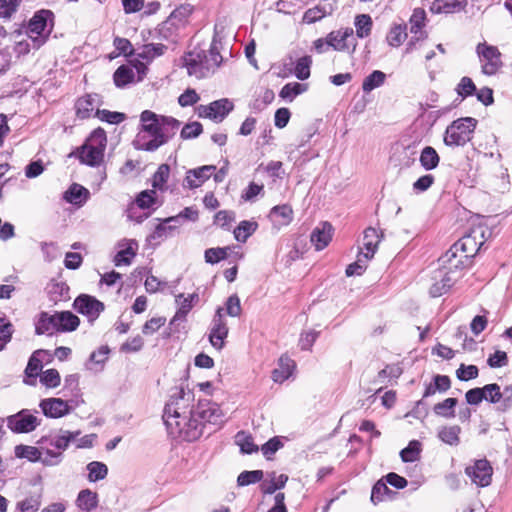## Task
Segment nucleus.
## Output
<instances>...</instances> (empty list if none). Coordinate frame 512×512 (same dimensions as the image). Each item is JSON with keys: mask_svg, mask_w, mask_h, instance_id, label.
Instances as JSON below:
<instances>
[{"mask_svg": "<svg viewBox=\"0 0 512 512\" xmlns=\"http://www.w3.org/2000/svg\"><path fill=\"white\" fill-rule=\"evenodd\" d=\"M190 392L177 389L166 404L163 414L169 433L185 441H194L202 435V423L195 417Z\"/></svg>", "mask_w": 512, "mask_h": 512, "instance_id": "f257e3e1", "label": "nucleus"}, {"mask_svg": "<svg viewBox=\"0 0 512 512\" xmlns=\"http://www.w3.org/2000/svg\"><path fill=\"white\" fill-rule=\"evenodd\" d=\"M142 130L137 137V148L154 151L165 144L180 126V122L172 117L160 116L145 110L140 116Z\"/></svg>", "mask_w": 512, "mask_h": 512, "instance_id": "f03ea898", "label": "nucleus"}, {"mask_svg": "<svg viewBox=\"0 0 512 512\" xmlns=\"http://www.w3.org/2000/svg\"><path fill=\"white\" fill-rule=\"evenodd\" d=\"M438 261L439 269L434 276L435 282L430 288V294L433 297H439L448 291L461 276L463 269L469 263V258L465 253L455 250V246L452 245Z\"/></svg>", "mask_w": 512, "mask_h": 512, "instance_id": "7ed1b4c3", "label": "nucleus"}, {"mask_svg": "<svg viewBox=\"0 0 512 512\" xmlns=\"http://www.w3.org/2000/svg\"><path fill=\"white\" fill-rule=\"evenodd\" d=\"M465 399L470 405H478L485 400L496 405L497 411L507 412L512 408V384L506 385L503 390L497 383L473 388L465 393Z\"/></svg>", "mask_w": 512, "mask_h": 512, "instance_id": "20e7f679", "label": "nucleus"}, {"mask_svg": "<svg viewBox=\"0 0 512 512\" xmlns=\"http://www.w3.org/2000/svg\"><path fill=\"white\" fill-rule=\"evenodd\" d=\"M465 399L470 405H478L485 400L496 405L497 411L507 412L512 408V384L506 385L503 390L497 383L473 388L465 393Z\"/></svg>", "mask_w": 512, "mask_h": 512, "instance_id": "39448f33", "label": "nucleus"}, {"mask_svg": "<svg viewBox=\"0 0 512 512\" xmlns=\"http://www.w3.org/2000/svg\"><path fill=\"white\" fill-rule=\"evenodd\" d=\"M224 310L230 317H239L242 312L240 298L236 294H233L226 300L225 308L218 307L216 309L211 322L209 342L217 350H221L224 347L225 339L229 332L227 322L224 319Z\"/></svg>", "mask_w": 512, "mask_h": 512, "instance_id": "423d86ee", "label": "nucleus"}, {"mask_svg": "<svg viewBox=\"0 0 512 512\" xmlns=\"http://www.w3.org/2000/svg\"><path fill=\"white\" fill-rule=\"evenodd\" d=\"M192 12L193 6L190 4H182L173 10L169 17L159 25L160 38L175 43L186 29Z\"/></svg>", "mask_w": 512, "mask_h": 512, "instance_id": "0eeeda50", "label": "nucleus"}, {"mask_svg": "<svg viewBox=\"0 0 512 512\" xmlns=\"http://www.w3.org/2000/svg\"><path fill=\"white\" fill-rule=\"evenodd\" d=\"M107 145L106 133L103 129H95L79 149L81 163L89 166H99L104 159Z\"/></svg>", "mask_w": 512, "mask_h": 512, "instance_id": "6e6552de", "label": "nucleus"}, {"mask_svg": "<svg viewBox=\"0 0 512 512\" xmlns=\"http://www.w3.org/2000/svg\"><path fill=\"white\" fill-rule=\"evenodd\" d=\"M478 121L472 117L454 120L444 133L443 142L448 147L464 146L473 138Z\"/></svg>", "mask_w": 512, "mask_h": 512, "instance_id": "1a4fd4ad", "label": "nucleus"}, {"mask_svg": "<svg viewBox=\"0 0 512 512\" xmlns=\"http://www.w3.org/2000/svg\"><path fill=\"white\" fill-rule=\"evenodd\" d=\"M53 13L49 10L37 12L29 21L25 31L31 38L33 49H39L47 41L51 27L48 28V22L52 21Z\"/></svg>", "mask_w": 512, "mask_h": 512, "instance_id": "9d476101", "label": "nucleus"}, {"mask_svg": "<svg viewBox=\"0 0 512 512\" xmlns=\"http://www.w3.org/2000/svg\"><path fill=\"white\" fill-rule=\"evenodd\" d=\"M475 52L483 74L492 76L502 68V54L498 47L487 42H481L476 46Z\"/></svg>", "mask_w": 512, "mask_h": 512, "instance_id": "9b49d317", "label": "nucleus"}, {"mask_svg": "<svg viewBox=\"0 0 512 512\" xmlns=\"http://www.w3.org/2000/svg\"><path fill=\"white\" fill-rule=\"evenodd\" d=\"M485 233L486 228L484 226L479 225L473 227L469 234L463 236L460 240L453 244L455 246V250L458 249L460 252L465 253L470 259L476 255V253L485 243Z\"/></svg>", "mask_w": 512, "mask_h": 512, "instance_id": "f8f14e48", "label": "nucleus"}, {"mask_svg": "<svg viewBox=\"0 0 512 512\" xmlns=\"http://www.w3.org/2000/svg\"><path fill=\"white\" fill-rule=\"evenodd\" d=\"M146 72L147 66L140 61L128 65H121L114 72V83L119 88L125 87L134 81H141L146 75Z\"/></svg>", "mask_w": 512, "mask_h": 512, "instance_id": "ddd939ff", "label": "nucleus"}, {"mask_svg": "<svg viewBox=\"0 0 512 512\" xmlns=\"http://www.w3.org/2000/svg\"><path fill=\"white\" fill-rule=\"evenodd\" d=\"M232 101L227 98L219 99L208 105H199L196 113L200 118H208L216 123L222 122L225 117L233 110Z\"/></svg>", "mask_w": 512, "mask_h": 512, "instance_id": "4468645a", "label": "nucleus"}, {"mask_svg": "<svg viewBox=\"0 0 512 512\" xmlns=\"http://www.w3.org/2000/svg\"><path fill=\"white\" fill-rule=\"evenodd\" d=\"M8 427L16 433H28L34 431L40 424L41 419L28 409H23L7 418Z\"/></svg>", "mask_w": 512, "mask_h": 512, "instance_id": "2eb2a0df", "label": "nucleus"}, {"mask_svg": "<svg viewBox=\"0 0 512 512\" xmlns=\"http://www.w3.org/2000/svg\"><path fill=\"white\" fill-rule=\"evenodd\" d=\"M466 475L479 487H486L492 481L493 468L486 459L475 460L465 469Z\"/></svg>", "mask_w": 512, "mask_h": 512, "instance_id": "dca6fc26", "label": "nucleus"}, {"mask_svg": "<svg viewBox=\"0 0 512 512\" xmlns=\"http://www.w3.org/2000/svg\"><path fill=\"white\" fill-rule=\"evenodd\" d=\"M195 417L202 423V429L204 423L221 425L224 422V413L220 406L210 401L199 402Z\"/></svg>", "mask_w": 512, "mask_h": 512, "instance_id": "f3484780", "label": "nucleus"}, {"mask_svg": "<svg viewBox=\"0 0 512 512\" xmlns=\"http://www.w3.org/2000/svg\"><path fill=\"white\" fill-rule=\"evenodd\" d=\"M183 63L187 73L196 78L206 77L211 68L207 57L196 51L187 53L183 58Z\"/></svg>", "mask_w": 512, "mask_h": 512, "instance_id": "a211bd4d", "label": "nucleus"}, {"mask_svg": "<svg viewBox=\"0 0 512 512\" xmlns=\"http://www.w3.org/2000/svg\"><path fill=\"white\" fill-rule=\"evenodd\" d=\"M39 407L44 416L52 419L62 418L70 414L73 409L69 401L55 397L42 399Z\"/></svg>", "mask_w": 512, "mask_h": 512, "instance_id": "6ab92c4d", "label": "nucleus"}, {"mask_svg": "<svg viewBox=\"0 0 512 512\" xmlns=\"http://www.w3.org/2000/svg\"><path fill=\"white\" fill-rule=\"evenodd\" d=\"M74 309L88 317L90 321H94L104 309L102 302L89 295H80L74 301Z\"/></svg>", "mask_w": 512, "mask_h": 512, "instance_id": "aec40b11", "label": "nucleus"}, {"mask_svg": "<svg viewBox=\"0 0 512 512\" xmlns=\"http://www.w3.org/2000/svg\"><path fill=\"white\" fill-rule=\"evenodd\" d=\"M80 435V431L59 430L51 433L41 439V443L55 448L59 452H64L69 444Z\"/></svg>", "mask_w": 512, "mask_h": 512, "instance_id": "412c9836", "label": "nucleus"}, {"mask_svg": "<svg viewBox=\"0 0 512 512\" xmlns=\"http://www.w3.org/2000/svg\"><path fill=\"white\" fill-rule=\"evenodd\" d=\"M216 167L213 165H205L196 169L187 171L183 186L189 189L200 187L206 180H208Z\"/></svg>", "mask_w": 512, "mask_h": 512, "instance_id": "4be33fe9", "label": "nucleus"}, {"mask_svg": "<svg viewBox=\"0 0 512 512\" xmlns=\"http://www.w3.org/2000/svg\"><path fill=\"white\" fill-rule=\"evenodd\" d=\"M198 294L192 293L185 296L184 294H179L176 297V303L178 304V309L171 319L170 324L173 325L178 321H185L187 314L193 308L194 304L198 301Z\"/></svg>", "mask_w": 512, "mask_h": 512, "instance_id": "5701e85b", "label": "nucleus"}, {"mask_svg": "<svg viewBox=\"0 0 512 512\" xmlns=\"http://www.w3.org/2000/svg\"><path fill=\"white\" fill-rule=\"evenodd\" d=\"M100 97L97 94H88L81 97L76 102V113L79 118H89L92 113L98 109Z\"/></svg>", "mask_w": 512, "mask_h": 512, "instance_id": "b1692460", "label": "nucleus"}, {"mask_svg": "<svg viewBox=\"0 0 512 512\" xmlns=\"http://www.w3.org/2000/svg\"><path fill=\"white\" fill-rule=\"evenodd\" d=\"M381 236L375 228L369 227L364 231L363 248L360 254L366 259H372L380 243Z\"/></svg>", "mask_w": 512, "mask_h": 512, "instance_id": "393cba45", "label": "nucleus"}, {"mask_svg": "<svg viewBox=\"0 0 512 512\" xmlns=\"http://www.w3.org/2000/svg\"><path fill=\"white\" fill-rule=\"evenodd\" d=\"M333 228L331 224L324 222L316 227L311 234V242L316 250H322L328 246L332 239Z\"/></svg>", "mask_w": 512, "mask_h": 512, "instance_id": "a878e982", "label": "nucleus"}, {"mask_svg": "<svg viewBox=\"0 0 512 512\" xmlns=\"http://www.w3.org/2000/svg\"><path fill=\"white\" fill-rule=\"evenodd\" d=\"M269 217L273 222L274 227L280 229L292 222L293 210L287 204L275 206L271 209Z\"/></svg>", "mask_w": 512, "mask_h": 512, "instance_id": "bb28decb", "label": "nucleus"}, {"mask_svg": "<svg viewBox=\"0 0 512 512\" xmlns=\"http://www.w3.org/2000/svg\"><path fill=\"white\" fill-rule=\"evenodd\" d=\"M328 45L336 51L349 49L348 40L353 37L352 29L332 31L328 35Z\"/></svg>", "mask_w": 512, "mask_h": 512, "instance_id": "cd10ccee", "label": "nucleus"}, {"mask_svg": "<svg viewBox=\"0 0 512 512\" xmlns=\"http://www.w3.org/2000/svg\"><path fill=\"white\" fill-rule=\"evenodd\" d=\"M99 503L98 494L90 489H83L78 493L75 504L82 512H91Z\"/></svg>", "mask_w": 512, "mask_h": 512, "instance_id": "c85d7f7f", "label": "nucleus"}, {"mask_svg": "<svg viewBox=\"0 0 512 512\" xmlns=\"http://www.w3.org/2000/svg\"><path fill=\"white\" fill-rule=\"evenodd\" d=\"M9 39L14 42V51L18 56L29 53L30 49L33 48L31 38L21 29L9 33Z\"/></svg>", "mask_w": 512, "mask_h": 512, "instance_id": "c756f323", "label": "nucleus"}, {"mask_svg": "<svg viewBox=\"0 0 512 512\" xmlns=\"http://www.w3.org/2000/svg\"><path fill=\"white\" fill-rule=\"evenodd\" d=\"M295 368L294 361L288 356H281L278 361V367L272 372L274 382L282 383L287 380Z\"/></svg>", "mask_w": 512, "mask_h": 512, "instance_id": "7c9ffc66", "label": "nucleus"}, {"mask_svg": "<svg viewBox=\"0 0 512 512\" xmlns=\"http://www.w3.org/2000/svg\"><path fill=\"white\" fill-rule=\"evenodd\" d=\"M37 334H48L52 335L58 332L56 312L49 314L47 312L41 313L36 323Z\"/></svg>", "mask_w": 512, "mask_h": 512, "instance_id": "2f4dec72", "label": "nucleus"}, {"mask_svg": "<svg viewBox=\"0 0 512 512\" xmlns=\"http://www.w3.org/2000/svg\"><path fill=\"white\" fill-rule=\"evenodd\" d=\"M334 10V6L330 3H320L317 6L308 9L303 16L305 23L311 24L330 15Z\"/></svg>", "mask_w": 512, "mask_h": 512, "instance_id": "473e14b6", "label": "nucleus"}, {"mask_svg": "<svg viewBox=\"0 0 512 512\" xmlns=\"http://www.w3.org/2000/svg\"><path fill=\"white\" fill-rule=\"evenodd\" d=\"M466 0H435L432 3L431 11L435 13H455L466 6Z\"/></svg>", "mask_w": 512, "mask_h": 512, "instance_id": "72a5a7b5", "label": "nucleus"}, {"mask_svg": "<svg viewBox=\"0 0 512 512\" xmlns=\"http://www.w3.org/2000/svg\"><path fill=\"white\" fill-rule=\"evenodd\" d=\"M58 332L74 331L79 326V318L70 311L56 312Z\"/></svg>", "mask_w": 512, "mask_h": 512, "instance_id": "f704fd0d", "label": "nucleus"}, {"mask_svg": "<svg viewBox=\"0 0 512 512\" xmlns=\"http://www.w3.org/2000/svg\"><path fill=\"white\" fill-rule=\"evenodd\" d=\"M270 479L261 483L260 488L264 494H273L276 490L285 487L288 476L286 474H276L272 472L269 474Z\"/></svg>", "mask_w": 512, "mask_h": 512, "instance_id": "c9c22d12", "label": "nucleus"}, {"mask_svg": "<svg viewBox=\"0 0 512 512\" xmlns=\"http://www.w3.org/2000/svg\"><path fill=\"white\" fill-rule=\"evenodd\" d=\"M177 228L178 226L176 223H167L165 219L155 227L154 231L147 239L150 243L158 244L160 241L169 237Z\"/></svg>", "mask_w": 512, "mask_h": 512, "instance_id": "e433bc0d", "label": "nucleus"}, {"mask_svg": "<svg viewBox=\"0 0 512 512\" xmlns=\"http://www.w3.org/2000/svg\"><path fill=\"white\" fill-rule=\"evenodd\" d=\"M88 196L89 191L85 187L79 184H73L65 192L64 199L71 204L82 205L86 202Z\"/></svg>", "mask_w": 512, "mask_h": 512, "instance_id": "4c0bfd02", "label": "nucleus"}, {"mask_svg": "<svg viewBox=\"0 0 512 512\" xmlns=\"http://www.w3.org/2000/svg\"><path fill=\"white\" fill-rule=\"evenodd\" d=\"M419 161L426 171H430L439 165L440 157L433 147L426 146L420 153Z\"/></svg>", "mask_w": 512, "mask_h": 512, "instance_id": "58836bf2", "label": "nucleus"}, {"mask_svg": "<svg viewBox=\"0 0 512 512\" xmlns=\"http://www.w3.org/2000/svg\"><path fill=\"white\" fill-rule=\"evenodd\" d=\"M426 13L423 9H415L410 17V32L419 34V38H427V33L422 31L425 26Z\"/></svg>", "mask_w": 512, "mask_h": 512, "instance_id": "ea45409f", "label": "nucleus"}, {"mask_svg": "<svg viewBox=\"0 0 512 512\" xmlns=\"http://www.w3.org/2000/svg\"><path fill=\"white\" fill-rule=\"evenodd\" d=\"M386 80V74L380 70H374L371 74L364 78L362 90L369 93L372 90L381 87Z\"/></svg>", "mask_w": 512, "mask_h": 512, "instance_id": "a19ab883", "label": "nucleus"}, {"mask_svg": "<svg viewBox=\"0 0 512 512\" xmlns=\"http://www.w3.org/2000/svg\"><path fill=\"white\" fill-rule=\"evenodd\" d=\"M460 431H461V428L457 425L444 426V427L440 428V430L438 431V437L444 443L451 445V446H456L459 444V441H460V438H459Z\"/></svg>", "mask_w": 512, "mask_h": 512, "instance_id": "79ce46f5", "label": "nucleus"}, {"mask_svg": "<svg viewBox=\"0 0 512 512\" xmlns=\"http://www.w3.org/2000/svg\"><path fill=\"white\" fill-rule=\"evenodd\" d=\"M407 38L406 25L394 24L389 30L386 40L392 47H399Z\"/></svg>", "mask_w": 512, "mask_h": 512, "instance_id": "37998d69", "label": "nucleus"}, {"mask_svg": "<svg viewBox=\"0 0 512 512\" xmlns=\"http://www.w3.org/2000/svg\"><path fill=\"white\" fill-rule=\"evenodd\" d=\"M88 481L97 482L106 478L108 474V467L103 462L92 461L87 464Z\"/></svg>", "mask_w": 512, "mask_h": 512, "instance_id": "c03bdc74", "label": "nucleus"}, {"mask_svg": "<svg viewBox=\"0 0 512 512\" xmlns=\"http://www.w3.org/2000/svg\"><path fill=\"white\" fill-rule=\"evenodd\" d=\"M306 90V84L291 82L282 87L279 96L286 101L292 102L298 95L302 94Z\"/></svg>", "mask_w": 512, "mask_h": 512, "instance_id": "a18cd8bd", "label": "nucleus"}, {"mask_svg": "<svg viewBox=\"0 0 512 512\" xmlns=\"http://www.w3.org/2000/svg\"><path fill=\"white\" fill-rule=\"evenodd\" d=\"M137 243L133 240H131L127 247L120 250L114 258V263L116 266H122V265H129L131 263V260L136 255L137 250Z\"/></svg>", "mask_w": 512, "mask_h": 512, "instance_id": "49530a36", "label": "nucleus"}, {"mask_svg": "<svg viewBox=\"0 0 512 512\" xmlns=\"http://www.w3.org/2000/svg\"><path fill=\"white\" fill-rule=\"evenodd\" d=\"M166 50L167 46L162 43H149L142 47L141 51L138 53V56L140 58L151 61L156 57L162 56Z\"/></svg>", "mask_w": 512, "mask_h": 512, "instance_id": "de8ad7c7", "label": "nucleus"}, {"mask_svg": "<svg viewBox=\"0 0 512 512\" xmlns=\"http://www.w3.org/2000/svg\"><path fill=\"white\" fill-rule=\"evenodd\" d=\"M109 352L110 350L107 346H101L98 350L94 351L90 355V366H88V369L95 372L101 371L104 363L108 359Z\"/></svg>", "mask_w": 512, "mask_h": 512, "instance_id": "09e8293b", "label": "nucleus"}, {"mask_svg": "<svg viewBox=\"0 0 512 512\" xmlns=\"http://www.w3.org/2000/svg\"><path fill=\"white\" fill-rule=\"evenodd\" d=\"M258 224L254 221H241L234 230V237L239 242H246L257 229Z\"/></svg>", "mask_w": 512, "mask_h": 512, "instance_id": "8fccbe9b", "label": "nucleus"}, {"mask_svg": "<svg viewBox=\"0 0 512 512\" xmlns=\"http://www.w3.org/2000/svg\"><path fill=\"white\" fill-rule=\"evenodd\" d=\"M235 442L243 453L252 454L258 451V446L254 444L252 436L244 431L236 434Z\"/></svg>", "mask_w": 512, "mask_h": 512, "instance_id": "3c124183", "label": "nucleus"}, {"mask_svg": "<svg viewBox=\"0 0 512 512\" xmlns=\"http://www.w3.org/2000/svg\"><path fill=\"white\" fill-rule=\"evenodd\" d=\"M457 405L456 398H447L444 401L437 403L433 410L434 413L444 417V418H452L455 416V406Z\"/></svg>", "mask_w": 512, "mask_h": 512, "instance_id": "603ef678", "label": "nucleus"}, {"mask_svg": "<svg viewBox=\"0 0 512 512\" xmlns=\"http://www.w3.org/2000/svg\"><path fill=\"white\" fill-rule=\"evenodd\" d=\"M422 445L418 440H412L406 448L400 452L403 462H415L420 457Z\"/></svg>", "mask_w": 512, "mask_h": 512, "instance_id": "864d4df0", "label": "nucleus"}, {"mask_svg": "<svg viewBox=\"0 0 512 512\" xmlns=\"http://www.w3.org/2000/svg\"><path fill=\"white\" fill-rule=\"evenodd\" d=\"M41 458L40 462L45 466H56L59 465L63 460V454L62 452L50 449V448H44L41 449Z\"/></svg>", "mask_w": 512, "mask_h": 512, "instance_id": "5fc2aeb1", "label": "nucleus"}, {"mask_svg": "<svg viewBox=\"0 0 512 512\" xmlns=\"http://www.w3.org/2000/svg\"><path fill=\"white\" fill-rule=\"evenodd\" d=\"M15 455L18 458H25L32 462H40L41 450L34 446L19 445L15 447Z\"/></svg>", "mask_w": 512, "mask_h": 512, "instance_id": "6e6d98bb", "label": "nucleus"}, {"mask_svg": "<svg viewBox=\"0 0 512 512\" xmlns=\"http://www.w3.org/2000/svg\"><path fill=\"white\" fill-rule=\"evenodd\" d=\"M356 33L359 38H365L370 35L372 28V19L367 14L358 15L355 19Z\"/></svg>", "mask_w": 512, "mask_h": 512, "instance_id": "4d7b16f0", "label": "nucleus"}, {"mask_svg": "<svg viewBox=\"0 0 512 512\" xmlns=\"http://www.w3.org/2000/svg\"><path fill=\"white\" fill-rule=\"evenodd\" d=\"M264 473L262 470L243 471L238 475V486H248L262 481Z\"/></svg>", "mask_w": 512, "mask_h": 512, "instance_id": "13d9d810", "label": "nucleus"}, {"mask_svg": "<svg viewBox=\"0 0 512 512\" xmlns=\"http://www.w3.org/2000/svg\"><path fill=\"white\" fill-rule=\"evenodd\" d=\"M170 175V168L167 164H161L153 175L152 186L159 190L165 189V184Z\"/></svg>", "mask_w": 512, "mask_h": 512, "instance_id": "bf43d9fd", "label": "nucleus"}, {"mask_svg": "<svg viewBox=\"0 0 512 512\" xmlns=\"http://www.w3.org/2000/svg\"><path fill=\"white\" fill-rule=\"evenodd\" d=\"M41 506L40 496H29L19 501L16 510L19 512H37Z\"/></svg>", "mask_w": 512, "mask_h": 512, "instance_id": "052dcab7", "label": "nucleus"}, {"mask_svg": "<svg viewBox=\"0 0 512 512\" xmlns=\"http://www.w3.org/2000/svg\"><path fill=\"white\" fill-rule=\"evenodd\" d=\"M49 294L55 302L69 299V287L63 282H56L50 285Z\"/></svg>", "mask_w": 512, "mask_h": 512, "instance_id": "680f3d73", "label": "nucleus"}, {"mask_svg": "<svg viewBox=\"0 0 512 512\" xmlns=\"http://www.w3.org/2000/svg\"><path fill=\"white\" fill-rule=\"evenodd\" d=\"M40 382L47 388H56L60 385V374L56 369H47L40 374Z\"/></svg>", "mask_w": 512, "mask_h": 512, "instance_id": "e2e57ef3", "label": "nucleus"}, {"mask_svg": "<svg viewBox=\"0 0 512 512\" xmlns=\"http://www.w3.org/2000/svg\"><path fill=\"white\" fill-rule=\"evenodd\" d=\"M42 351H36L30 357L27 367L25 369V373L27 377L35 378L39 375L40 370L42 369V361L39 358V355Z\"/></svg>", "mask_w": 512, "mask_h": 512, "instance_id": "0e129e2a", "label": "nucleus"}, {"mask_svg": "<svg viewBox=\"0 0 512 512\" xmlns=\"http://www.w3.org/2000/svg\"><path fill=\"white\" fill-rule=\"evenodd\" d=\"M369 260L370 259L364 258V255L359 253L357 260L354 263L348 265L346 268V275L348 277L362 275L367 268V263Z\"/></svg>", "mask_w": 512, "mask_h": 512, "instance_id": "69168bd1", "label": "nucleus"}, {"mask_svg": "<svg viewBox=\"0 0 512 512\" xmlns=\"http://www.w3.org/2000/svg\"><path fill=\"white\" fill-rule=\"evenodd\" d=\"M95 116H97L101 121H105L110 124H119L126 118L123 113L100 109L96 110Z\"/></svg>", "mask_w": 512, "mask_h": 512, "instance_id": "338daca9", "label": "nucleus"}, {"mask_svg": "<svg viewBox=\"0 0 512 512\" xmlns=\"http://www.w3.org/2000/svg\"><path fill=\"white\" fill-rule=\"evenodd\" d=\"M310 65L311 59L309 57L298 59L294 69L295 76L300 80L307 79L310 76Z\"/></svg>", "mask_w": 512, "mask_h": 512, "instance_id": "774afa93", "label": "nucleus"}]
</instances>
